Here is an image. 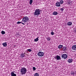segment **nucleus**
<instances>
[{
    "instance_id": "4be33fe9",
    "label": "nucleus",
    "mask_w": 76,
    "mask_h": 76,
    "mask_svg": "<svg viewBox=\"0 0 76 76\" xmlns=\"http://www.w3.org/2000/svg\"><path fill=\"white\" fill-rule=\"evenodd\" d=\"M46 39L48 41H50V39H51L50 37H48L46 38Z\"/></svg>"
},
{
    "instance_id": "2f4dec72",
    "label": "nucleus",
    "mask_w": 76,
    "mask_h": 76,
    "mask_svg": "<svg viewBox=\"0 0 76 76\" xmlns=\"http://www.w3.org/2000/svg\"><path fill=\"white\" fill-rule=\"evenodd\" d=\"M75 73H76V71H75Z\"/></svg>"
},
{
    "instance_id": "c85d7f7f",
    "label": "nucleus",
    "mask_w": 76,
    "mask_h": 76,
    "mask_svg": "<svg viewBox=\"0 0 76 76\" xmlns=\"http://www.w3.org/2000/svg\"><path fill=\"white\" fill-rule=\"evenodd\" d=\"M33 69L34 70H36V68H35V67H33Z\"/></svg>"
},
{
    "instance_id": "6ab92c4d",
    "label": "nucleus",
    "mask_w": 76,
    "mask_h": 76,
    "mask_svg": "<svg viewBox=\"0 0 76 76\" xmlns=\"http://www.w3.org/2000/svg\"><path fill=\"white\" fill-rule=\"evenodd\" d=\"M20 23H22V24H23V25H25V23H22L18 21L17 22V24H20Z\"/></svg>"
},
{
    "instance_id": "b1692460",
    "label": "nucleus",
    "mask_w": 76,
    "mask_h": 76,
    "mask_svg": "<svg viewBox=\"0 0 76 76\" xmlns=\"http://www.w3.org/2000/svg\"><path fill=\"white\" fill-rule=\"evenodd\" d=\"M34 76H39V74L38 73H35Z\"/></svg>"
},
{
    "instance_id": "0eeeda50",
    "label": "nucleus",
    "mask_w": 76,
    "mask_h": 76,
    "mask_svg": "<svg viewBox=\"0 0 76 76\" xmlns=\"http://www.w3.org/2000/svg\"><path fill=\"white\" fill-rule=\"evenodd\" d=\"M60 4H61L60 2V1H57L56 3V6L57 7H60V6H61Z\"/></svg>"
},
{
    "instance_id": "2eb2a0df",
    "label": "nucleus",
    "mask_w": 76,
    "mask_h": 76,
    "mask_svg": "<svg viewBox=\"0 0 76 76\" xmlns=\"http://www.w3.org/2000/svg\"><path fill=\"white\" fill-rule=\"evenodd\" d=\"M72 59H69L68 60V63H72V61H72Z\"/></svg>"
},
{
    "instance_id": "7ed1b4c3",
    "label": "nucleus",
    "mask_w": 76,
    "mask_h": 76,
    "mask_svg": "<svg viewBox=\"0 0 76 76\" xmlns=\"http://www.w3.org/2000/svg\"><path fill=\"white\" fill-rule=\"evenodd\" d=\"M29 18H28V17L25 16L23 18V20L21 22H24V23H25L26 22H27L28 21H29Z\"/></svg>"
},
{
    "instance_id": "aec40b11",
    "label": "nucleus",
    "mask_w": 76,
    "mask_h": 76,
    "mask_svg": "<svg viewBox=\"0 0 76 76\" xmlns=\"http://www.w3.org/2000/svg\"><path fill=\"white\" fill-rule=\"evenodd\" d=\"M5 33H6L5 32V31H1V34H2V35H4L5 34Z\"/></svg>"
},
{
    "instance_id": "cd10ccee",
    "label": "nucleus",
    "mask_w": 76,
    "mask_h": 76,
    "mask_svg": "<svg viewBox=\"0 0 76 76\" xmlns=\"http://www.w3.org/2000/svg\"><path fill=\"white\" fill-rule=\"evenodd\" d=\"M68 4H70L71 3V1H68Z\"/></svg>"
},
{
    "instance_id": "393cba45",
    "label": "nucleus",
    "mask_w": 76,
    "mask_h": 76,
    "mask_svg": "<svg viewBox=\"0 0 76 76\" xmlns=\"http://www.w3.org/2000/svg\"><path fill=\"white\" fill-rule=\"evenodd\" d=\"M28 51H29V52H31L32 51V50L31 49H28L27 50Z\"/></svg>"
},
{
    "instance_id": "7c9ffc66",
    "label": "nucleus",
    "mask_w": 76,
    "mask_h": 76,
    "mask_svg": "<svg viewBox=\"0 0 76 76\" xmlns=\"http://www.w3.org/2000/svg\"><path fill=\"white\" fill-rule=\"evenodd\" d=\"M23 54H24L25 55V53H24Z\"/></svg>"
},
{
    "instance_id": "f3484780",
    "label": "nucleus",
    "mask_w": 76,
    "mask_h": 76,
    "mask_svg": "<svg viewBox=\"0 0 76 76\" xmlns=\"http://www.w3.org/2000/svg\"><path fill=\"white\" fill-rule=\"evenodd\" d=\"M63 45H60L58 46V48L59 49H60V48H63Z\"/></svg>"
},
{
    "instance_id": "f03ea898",
    "label": "nucleus",
    "mask_w": 76,
    "mask_h": 76,
    "mask_svg": "<svg viewBox=\"0 0 76 76\" xmlns=\"http://www.w3.org/2000/svg\"><path fill=\"white\" fill-rule=\"evenodd\" d=\"M35 12H34V15L36 16H38L39 15H40V12H41L42 10H41L39 9H37L36 10H35Z\"/></svg>"
},
{
    "instance_id": "a211bd4d",
    "label": "nucleus",
    "mask_w": 76,
    "mask_h": 76,
    "mask_svg": "<svg viewBox=\"0 0 76 76\" xmlns=\"http://www.w3.org/2000/svg\"><path fill=\"white\" fill-rule=\"evenodd\" d=\"M38 38H39V37H38L36 39H34L35 42H37V41H38L39 40Z\"/></svg>"
},
{
    "instance_id": "ddd939ff",
    "label": "nucleus",
    "mask_w": 76,
    "mask_h": 76,
    "mask_svg": "<svg viewBox=\"0 0 76 76\" xmlns=\"http://www.w3.org/2000/svg\"><path fill=\"white\" fill-rule=\"evenodd\" d=\"M2 45H3L4 47H7V42L3 43Z\"/></svg>"
},
{
    "instance_id": "dca6fc26",
    "label": "nucleus",
    "mask_w": 76,
    "mask_h": 76,
    "mask_svg": "<svg viewBox=\"0 0 76 76\" xmlns=\"http://www.w3.org/2000/svg\"><path fill=\"white\" fill-rule=\"evenodd\" d=\"M60 4H63V3H64V1L62 0H59Z\"/></svg>"
},
{
    "instance_id": "5701e85b",
    "label": "nucleus",
    "mask_w": 76,
    "mask_h": 76,
    "mask_svg": "<svg viewBox=\"0 0 76 76\" xmlns=\"http://www.w3.org/2000/svg\"><path fill=\"white\" fill-rule=\"evenodd\" d=\"M71 75H76L75 72H74L73 71L71 72Z\"/></svg>"
},
{
    "instance_id": "4468645a",
    "label": "nucleus",
    "mask_w": 76,
    "mask_h": 76,
    "mask_svg": "<svg viewBox=\"0 0 76 76\" xmlns=\"http://www.w3.org/2000/svg\"><path fill=\"white\" fill-rule=\"evenodd\" d=\"M53 15H57L58 14V12L56 11L54 12L53 14Z\"/></svg>"
},
{
    "instance_id": "39448f33",
    "label": "nucleus",
    "mask_w": 76,
    "mask_h": 76,
    "mask_svg": "<svg viewBox=\"0 0 76 76\" xmlns=\"http://www.w3.org/2000/svg\"><path fill=\"white\" fill-rule=\"evenodd\" d=\"M62 58L64 59H66L67 57V55L66 54H63L61 55Z\"/></svg>"
},
{
    "instance_id": "9b49d317",
    "label": "nucleus",
    "mask_w": 76,
    "mask_h": 76,
    "mask_svg": "<svg viewBox=\"0 0 76 76\" xmlns=\"http://www.w3.org/2000/svg\"><path fill=\"white\" fill-rule=\"evenodd\" d=\"M20 57L22 58H23V57H25V55L24 53H22L20 54Z\"/></svg>"
},
{
    "instance_id": "9d476101",
    "label": "nucleus",
    "mask_w": 76,
    "mask_h": 76,
    "mask_svg": "<svg viewBox=\"0 0 76 76\" xmlns=\"http://www.w3.org/2000/svg\"><path fill=\"white\" fill-rule=\"evenodd\" d=\"M72 49L73 50H76V45H74L72 46Z\"/></svg>"
},
{
    "instance_id": "f8f14e48",
    "label": "nucleus",
    "mask_w": 76,
    "mask_h": 76,
    "mask_svg": "<svg viewBox=\"0 0 76 76\" xmlns=\"http://www.w3.org/2000/svg\"><path fill=\"white\" fill-rule=\"evenodd\" d=\"M67 23V25H68V26H70L72 25V23L71 22H68Z\"/></svg>"
},
{
    "instance_id": "412c9836",
    "label": "nucleus",
    "mask_w": 76,
    "mask_h": 76,
    "mask_svg": "<svg viewBox=\"0 0 76 76\" xmlns=\"http://www.w3.org/2000/svg\"><path fill=\"white\" fill-rule=\"evenodd\" d=\"M33 2V0H30V2H29L30 4V5L32 4V3Z\"/></svg>"
},
{
    "instance_id": "a878e982",
    "label": "nucleus",
    "mask_w": 76,
    "mask_h": 76,
    "mask_svg": "<svg viewBox=\"0 0 76 76\" xmlns=\"http://www.w3.org/2000/svg\"><path fill=\"white\" fill-rule=\"evenodd\" d=\"M60 10H61V12H63V10H64V8H61Z\"/></svg>"
},
{
    "instance_id": "1a4fd4ad",
    "label": "nucleus",
    "mask_w": 76,
    "mask_h": 76,
    "mask_svg": "<svg viewBox=\"0 0 76 76\" xmlns=\"http://www.w3.org/2000/svg\"><path fill=\"white\" fill-rule=\"evenodd\" d=\"M14 72H11V76H16V74H15Z\"/></svg>"
},
{
    "instance_id": "20e7f679",
    "label": "nucleus",
    "mask_w": 76,
    "mask_h": 76,
    "mask_svg": "<svg viewBox=\"0 0 76 76\" xmlns=\"http://www.w3.org/2000/svg\"><path fill=\"white\" fill-rule=\"evenodd\" d=\"M44 53L40 51L38 53L37 55L39 57H42L44 56Z\"/></svg>"
},
{
    "instance_id": "bb28decb",
    "label": "nucleus",
    "mask_w": 76,
    "mask_h": 76,
    "mask_svg": "<svg viewBox=\"0 0 76 76\" xmlns=\"http://www.w3.org/2000/svg\"><path fill=\"white\" fill-rule=\"evenodd\" d=\"M51 35H53L54 34V33L53 32H52L51 33H50Z\"/></svg>"
},
{
    "instance_id": "6e6552de",
    "label": "nucleus",
    "mask_w": 76,
    "mask_h": 76,
    "mask_svg": "<svg viewBox=\"0 0 76 76\" xmlns=\"http://www.w3.org/2000/svg\"><path fill=\"white\" fill-rule=\"evenodd\" d=\"M62 50L64 51H66L67 48V47H63L61 48Z\"/></svg>"
},
{
    "instance_id": "f257e3e1",
    "label": "nucleus",
    "mask_w": 76,
    "mask_h": 76,
    "mask_svg": "<svg viewBox=\"0 0 76 76\" xmlns=\"http://www.w3.org/2000/svg\"><path fill=\"white\" fill-rule=\"evenodd\" d=\"M20 70V72L21 73V75H25V74L26 73L27 69L25 67H23L21 68Z\"/></svg>"
},
{
    "instance_id": "423d86ee",
    "label": "nucleus",
    "mask_w": 76,
    "mask_h": 76,
    "mask_svg": "<svg viewBox=\"0 0 76 76\" xmlns=\"http://www.w3.org/2000/svg\"><path fill=\"white\" fill-rule=\"evenodd\" d=\"M55 59H56V60H61V58L60 56H59L58 55H57L54 58Z\"/></svg>"
},
{
    "instance_id": "c756f323",
    "label": "nucleus",
    "mask_w": 76,
    "mask_h": 76,
    "mask_svg": "<svg viewBox=\"0 0 76 76\" xmlns=\"http://www.w3.org/2000/svg\"><path fill=\"white\" fill-rule=\"evenodd\" d=\"M17 35H19V34H17Z\"/></svg>"
}]
</instances>
